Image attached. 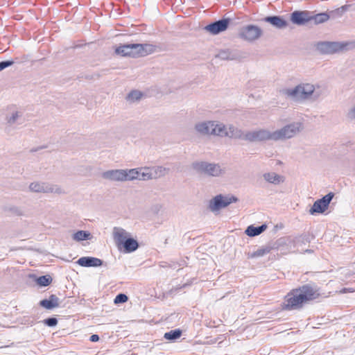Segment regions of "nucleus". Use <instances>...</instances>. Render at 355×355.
Masks as SVG:
<instances>
[{"mask_svg": "<svg viewBox=\"0 0 355 355\" xmlns=\"http://www.w3.org/2000/svg\"><path fill=\"white\" fill-rule=\"evenodd\" d=\"M319 288L314 284H306L291 290L285 297L284 309L295 310L301 309L304 304L318 298Z\"/></svg>", "mask_w": 355, "mask_h": 355, "instance_id": "1", "label": "nucleus"}, {"mask_svg": "<svg viewBox=\"0 0 355 355\" xmlns=\"http://www.w3.org/2000/svg\"><path fill=\"white\" fill-rule=\"evenodd\" d=\"M155 46L150 44H125L115 49V53L123 57L138 58L153 53Z\"/></svg>", "mask_w": 355, "mask_h": 355, "instance_id": "2", "label": "nucleus"}, {"mask_svg": "<svg viewBox=\"0 0 355 355\" xmlns=\"http://www.w3.org/2000/svg\"><path fill=\"white\" fill-rule=\"evenodd\" d=\"M315 89L313 84L300 83L293 88L284 89L282 94L294 101L302 102L309 99L313 94Z\"/></svg>", "mask_w": 355, "mask_h": 355, "instance_id": "3", "label": "nucleus"}, {"mask_svg": "<svg viewBox=\"0 0 355 355\" xmlns=\"http://www.w3.org/2000/svg\"><path fill=\"white\" fill-rule=\"evenodd\" d=\"M130 234L121 227H115L113 229V239L119 249L123 246L124 252L130 253L135 251L138 247V242L130 237Z\"/></svg>", "mask_w": 355, "mask_h": 355, "instance_id": "4", "label": "nucleus"}, {"mask_svg": "<svg viewBox=\"0 0 355 355\" xmlns=\"http://www.w3.org/2000/svg\"><path fill=\"white\" fill-rule=\"evenodd\" d=\"M304 128L303 123L295 121L288 123L282 128L274 131L275 141H284L293 138L298 135Z\"/></svg>", "mask_w": 355, "mask_h": 355, "instance_id": "5", "label": "nucleus"}, {"mask_svg": "<svg viewBox=\"0 0 355 355\" xmlns=\"http://www.w3.org/2000/svg\"><path fill=\"white\" fill-rule=\"evenodd\" d=\"M25 121L24 112L15 105H10L7 107L5 114V130L9 132L11 128H15L21 125Z\"/></svg>", "mask_w": 355, "mask_h": 355, "instance_id": "6", "label": "nucleus"}, {"mask_svg": "<svg viewBox=\"0 0 355 355\" xmlns=\"http://www.w3.org/2000/svg\"><path fill=\"white\" fill-rule=\"evenodd\" d=\"M193 168L198 173L211 177H220L225 173V169L216 163L198 162L193 164Z\"/></svg>", "mask_w": 355, "mask_h": 355, "instance_id": "7", "label": "nucleus"}, {"mask_svg": "<svg viewBox=\"0 0 355 355\" xmlns=\"http://www.w3.org/2000/svg\"><path fill=\"white\" fill-rule=\"evenodd\" d=\"M28 189L34 193L64 194V191L60 186L48 182L36 181L29 184Z\"/></svg>", "mask_w": 355, "mask_h": 355, "instance_id": "8", "label": "nucleus"}, {"mask_svg": "<svg viewBox=\"0 0 355 355\" xmlns=\"http://www.w3.org/2000/svg\"><path fill=\"white\" fill-rule=\"evenodd\" d=\"M262 33V30L259 26L250 24L242 26L239 29L238 35L245 41L252 42L261 37Z\"/></svg>", "mask_w": 355, "mask_h": 355, "instance_id": "9", "label": "nucleus"}, {"mask_svg": "<svg viewBox=\"0 0 355 355\" xmlns=\"http://www.w3.org/2000/svg\"><path fill=\"white\" fill-rule=\"evenodd\" d=\"M237 200L238 199L235 196H224L221 194H219L210 200L208 205V208L212 212H216L223 208L227 207L232 202H237Z\"/></svg>", "mask_w": 355, "mask_h": 355, "instance_id": "10", "label": "nucleus"}, {"mask_svg": "<svg viewBox=\"0 0 355 355\" xmlns=\"http://www.w3.org/2000/svg\"><path fill=\"white\" fill-rule=\"evenodd\" d=\"M274 131L267 129H259L245 133L244 139L250 142L275 141Z\"/></svg>", "mask_w": 355, "mask_h": 355, "instance_id": "11", "label": "nucleus"}, {"mask_svg": "<svg viewBox=\"0 0 355 355\" xmlns=\"http://www.w3.org/2000/svg\"><path fill=\"white\" fill-rule=\"evenodd\" d=\"M346 46L337 42H320L316 44V49L322 54H333L343 51Z\"/></svg>", "mask_w": 355, "mask_h": 355, "instance_id": "12", "label": "nucleus"}, {"mask_svg": "<svg viewBox=\"0 0 355 355\" xmlns=\"http://www.w3.org/2000/svg\"><path fill=\"white\" fill-rule=\"evenodd\" d=\"M334 196V193L330 192L323 196L321 199L317 200L314 202L313 206L309 210V213L311 215H315L316 214H322L324 213L327 209L328 207L332 200Z\"/></svg>", "mask_w": 355, "mask_h": 355, "instance_id": "13", "label": "nucleus"}, {"mask_svg": "<svg viewBox=\"0 0 355 355\" xmlns=\"http://www.w3.org/2000/svg\"><path fill=\"white\" fill-rule=\"evenodd\" d=\"M230 23V19H222L205 26L204 29L211 35H217L226 31Z\"/></svg>", "mask_w": 355, "mask_h": 355, "instance_id": "14", "label": "nucleus"}, {"mask_svg": "<svg viewBox=\"0 0 355 355\" xmlns=\"http://www.w3.org/2000/svg\"><path fill=\"white\" fill-rule=\"evenodd\" d=\"M291 21L296 25H304L311 22V12L308 11H294L291 15Z\"/></svg>", "mask_w": 355, "mask_h": 355, "instance_id": "15", "label": "nucleus"}, {"mask_svg": "<svg viewBox=\"0 0 355 355\" xmlns=\"http://www.w3.org/2000/svg\"><path fill=\"white\" fill-rule=\"evenodd\" d=\"M102 177L106 180L112 181H125V170L124 169H114L105 171L102 174Z\"/></svg>", "mask_w": 355, "mask_h": 355, "instance_id": "16", "label": "nucleus"}, {"mask_svg": "<svg viewBox=\"0 0 355 355\" xmlns=\"http://www.w3.org/2000/svg\"><path fill=\"white\" fill-rule=\"evenodd\" d=\"M214 121H205L195 125L196 132L202 135H212Z\"/></svg>", "mask_w": 355, "mask_h": 355, "instance_id": "17", "label": "nucleus"}, {"mask_svg": "<svg viewBox=\"0 0 355 355\" xmlns=\"http://www.w3.org/2000/svg\"><path fill=\"white\" fill-rule=\"evenodd\" d=\"M77 263L83 267H98L102 266L103 261L96 257H83L77 261Z\"/></svg>", "mask_w": 355, "mask_h": 355, "instance_id": "18", "label": "nucleus"}, {"mask_svg": "<svg viewBox=\"0 0 355 355\" xmlns=\"http://www.w3.org/2000/svg\"><path fill=\"white\" fill-rule=\"evenodd\" d=\"M265 22H268L272 24L274 27L282 29L288 26V22L279 16H269L263 19Z\"/></svg>", "mask_w": 355, "mask_h": 355, "instance_id": "19", "label": "nucleus"}, {"mask_svg": "<svg viewBox=\"0 0 355 355\" xmlns=\"http://www.w3.org/2000/svg\"><path fill=\"white\" fill-rule=\"evenodd\" d=\"M275 248L274 246H272L271 244H268L263 246H261L257 250L254 251L253 252L248 253V258L249 259H254L257 257H261L266 255L267 254L270 253L272 250Z\"/></svg>", "mask_w": 355, "mask_h": 355, "instance_id": "20", "label": "nucleus"}, {"mask_svg": "<svg viewBox=\"0 0 355 355\" xmlns=\"http://www.w3.org/2000/svg\"><path fill=\"white\" fill-rule=\"evenodd\" d=\"M40 306L51 310L59 306V298L55 295H51L49 299H44L40 302Z\"/></svg>", "mask_w": 355, "mask_h": 355, "instance_id": "21", "label": "nucleus"}, {"mask_svg": "<svg viewBox=\"0 0 355 355\" xmlns=\"http://www.w3.org/2000/svg\"><path fill=\"white\" fill-rule=\"evenodd\" d=\"M238 52L235 50H221L216 55V58L223 60H234L239 58Z\"/></svg>", "mask_w": 355, "mask_h": 355, "instance_id": "22", "label": "nucleus"}, {"mask_svg": "<svg viewBox=\"0 0 355 355\" xmlns=\"http://www.w3.org/2000/svg\"><path fill=\"white\" fill-rule=\"evenodd\" d=\"M226 137L232 139H244L245 133L239 128L235 127L233 125H230L227 128V135Z\"/></svg>", "mask_w": 355, "mask_h": 355, "instance_id": "23", "label": "nucleus"}, {"mask_svg": "<svg viewBox=\"0 0 355 355\" xmlns=\"http://www.w3.org/2000/svg\"><path fill=\"white\" fill-rule=\"evenodd\" d=\"M168 168L163 166H157L153 167H149L150 179H157L164 176L168 171Z\"/></svg>", "mask_w": 355, "mask_h": 355, "instance_id": "24", "label": "nucleus"}, {"mask_svg": "<svg viewBox=\"0 0 355 355\" xmlns=\"http://www.w3.org/2000/svg\"><path fill=\"white\" fill-rule=\"evenodd\" d=\"M212 135L225 137L227 135V127L222 123L214 121Z\"/></svg>", "mask_w": 355, "mask_h": 355, "instance_id": "25", "label": "nucleus"}, {"mask_svg": "<svg viewBox=\"0 0 355 355\" xmlns=\"http://www.w3.org/2000/svg\"><path fill=\"white\" fill-rule=\"evenodd\" d=\"M263 177L266 181L273 184H279L284 182L283 176L274 172L266 173Z\"/></svg>", "mask_w": 355, "mask_h": 355, "instance_id": "26", "label": "nucleus"}, {"mask_svg": "<svg viewBox=\"0 0 355 355\" xmlns=\"http://www.w3.org/2000/svg\"><path fill=\"white\" fill-rule=\"evenodd\" d=\"M267 228V225L263 224L258 227H254L253 225H250L245 230V234L249 236H258L264 232Z\"/></svg>", "mask_w": 355, "mask_h": 355, "instance_id": "27", "label": "nucleus"}, {"mask_svg": "<svg viewBox=\"0 0 355 355\" xmlns=\"http://www.w3.org/2000/svg\"><path fill=\"white\" fill-rule=\"evenodd\" d=\"M329 18H331L330 15L327 12H321L316 15L311 14V21H313L315 24L324 23Z\"/></svg>", "mask_w": 355, "mask_h": 355, "instance_id": "28", "label": "nucleus"}, {"mask_svg": "<svg viewBox=\"0 0 355 355\" xmlns=\"http://www.w3.org/2000/svg\"><path fill=\"white\" fill-rule=\"evenodd\" d=\"M91 234L87 231L79 230L73 234V239L76 241H82L91 239Z\"/></svg>", "mask_w": 355, "mask_h": 355, "instance_id": "29", "label": "nucleus"}, {"mask_svg": "<svg viewBox=\"0 0 355 355\" xmlns=\"http://www.w3.org/2000/svg\"><path fill=\"white\" fill-rule=\"evenodd\" d=\"M138 168L137 180L143 181L151 180L149 167H141Z\"/></svg>", "mask_w": 355, "mask_h": 355, "instance_id": "30", "label": "nucleus"}, {"mask_svg": "<svg viewBox=\"0 0 355 355\" xmlns=\"http://www.w3.org/2000/svg\"><path fill=\"white\" fill-rule=\"evenodd\" d=\"M125 170V181H131L137 180L139 168L124 169Z\"/></svg>", "mask_w": 355, "mask_h": 355, "instance_id": "31", "label": "nucleus"}, {"mask_svg": "<svg viewBox=\"0 0 355 355\" xmlns=\"http://www.w3.org/2000/svg\"><path fill=\"white\" fill-rule=\"evenodd\" d=\"M349 8V5H344L337 9L329 12L330 17L332 18L341 17Z\"/></svg>", "mask_w": 355, "mask_h": 355, "instance_id": "32", "label": "nucleus"}, {"mask_svg": "<svg viewBox=\"0 0 355 355\" xmlns=\"http://www.w3.org/2000/svg\"><path fill=\"white\" fill-rule=\"evenodd\" d=\"M143 96V94L138 90L131 91L127 96L126 100L129 102L134 103L139 101Z\"/></svg>", "mask_w": 355, "mask_h": 355, "instance_id": "33", "label": "nucleus"}, {"mask_svg": "<svg viewBox=\"0 0 355 355\" xmlns=\"http://www.w3.org/2000/svg\"><path fill=\"white\" fill-rule=\"evenodd\" d=\"M182 335V331L180 329L171 330L164 334V338L166 340H174L179 338Z\"/></svg>", "mask_w": 355, "mask_h": 355, "instance_id": "34", "label": "nucleus"}, {"mask_svg": "<svg viewBox=\"0 0 355 355\" xmlns=\"http://www.w3.org/2000/svg\"><path fill=\"white\" fill-rule=\"evenodd\" d=\"M52 282V278L49 275L40 276L37 279V283L40 286H46Z\"/></svg>", "mask_w": 355, "mask_h": 355, "instance_id": "35", "label": "nucleus"}, {"mask_svg": "<svg viewBox=\"0 0 355 355\" xmlns=\"http://www.w3.org/2000/svg\"><path fill=\"white\" fill-rule=\"evenodd\" d=\"M128 296L123 293L117 295L114 300L115 304L124 303L128 301Z\"/></svg>", "mask_w": 355, "mask_h": 355, "instance_id": "36", "label": "nucleus"}, {"mask_svg": "<svg viewBox=\"0 0 355 355\" xmlns=\"http://www.w3.org/2000/svg\"><path fill=\"white\" fill-rule=\"evenodd\" d=\"M44 323L49 327H54L58 324V320L55 318H49L44 320Z\"/></svg>", "mask_w": 355, "mask_h": 355, "instance_id": "37", "label": "nucleus"}, {"mask_svg": "<svg viewBox=\"0 0 355 355\" xmlns=\"http://www.w3.org/2000/svg\"><path fill=\"white\" fill-rule=\"evenodd\" d=\"M14 64L13 60H6L0 62V71L4 69L12 66Z\"/></svg>", "mask_w": 355, "mask_h": 355, "instance_id": "38", "label": "nucleus"}, {"mask_svg": "<svg viewBox=\"0 0 355 355\" xmlns=\"http://www.w3.org/2000/svg\"><path fill=\"white\" fill-rule=\"evenodd\" d=\"M348 116L350 119H355V106L349 110Z\"/></svg>", "mask_w": 355, "mask_h": 355, "instance_id": "39", "label": "nucleus"}, {"mask_svg": "<svg viewBox=\"0 0 355 355\" xmlns=\"http://www.w3.org/2000/svg\"><path fill=\"white\" fill-rule=\"evenodd\" d=\"M89 340L91 342H97L99 340V336L97 334H93L90 336Z\"/></svg>", "mask_w": 355, "mask_h": 355, "instance_id": "40", "label": "nucleus"}, {"mask_svg": "<svg viewBox=\"0 0 355 355\" xmlns=\"http://www.w3.org/2000/svg\"><path fill=\"white\" fill-rule=\"evenodd\" d=\"M12 211L17 215H21L22 213H21V211L19 210L18 208L15 207L14 209H12Z\"/></svg>", "mask_w": 355, "mask_h": 355, "instance_id": "41", "label": "nucleus"}, {"mask_svg": "<svg viewBox=\"0 0 355 355\" xmlns=\"http://www.w3.org/2000/svg\"><path fill=\"white\" fill-rule=\"evenodd\" d=\"M300 237H299V238H295V239L293 241V242L294 243H296L299 242V241H300Z\"/></svg>", "mask_w": 355, "mask_h": 355, "instance_id": "42", "label": "nucleus"}, {"mask_svg": "<svg viewBox=\"0 0 355 355\" xmlns=\"http://www.w3.org/2000/svg\"><path fill=\"white\" fill-rule=\"evenodd\" d=\"M306 252H311V250H306Z\"/></svg>", "mask_w": 355, "mask_h": 355, "instance_id": "43", "label": "nucleus"}, {"mask_svg": "<svg viewBox=\"0 0 355 355\" xmlns=\"http://www.w3.org/2000/svg\"><path fill=\"white\" fill-rule=\"evenodd\" d=\"M343 293H345L346 292V288H344L343 291Z\"/></svg>", "mask_w": 355, "mask_h": 355, "instance_id": "44", "label": "nucleus"}]
</instances>
